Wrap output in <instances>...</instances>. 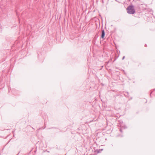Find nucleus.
I'll list each match as a JSON object with an SVG mask.
<instances>
[{"label": "nucleus", "instance_id": "1", "mask_svg": "<svg viewBox=\"0 0 155 155\" xmlns=\"http://www.w3.org/2000/svg\"><path fill=\"white\" fill-rule=\"evenodd\" d=\"M127 13L129 14H133L135 12L134 7L132 6H129L127 8Z\"/></svg>", "mask_w": 155, "mask_h": 155}, {"label": "nucleus", "instance_id": "2", "mask_svg": "<svg viewBox=\"0 0 155 155\" xmlns=\"http://www.w3.org/2000/svg\"><path fill=\"white\" fill-rule=\"evenodd\" d=\"M105 35V33L104 30H102L101 37L102 38H103L104 37Z\"/></svg>", "mask_w": 155, "mask_h": 155}]
</instances>
